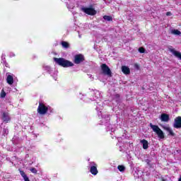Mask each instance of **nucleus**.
<instances>
[{
    "instance_id": "nucleus-1",
    "label": "nucleus",
    "mask_w": 181,
    "mask_h": 181,
    "mask_svg": "<svg viewBox=\"0 0 181 181\" xmlns=\"http://www.w3.org/2000/svg\"><path fill=\"white\" fill-rule=\"evenodd\" d=\"M110 115H103L102 116L101 125H105L106 131H110L111 132H115V126L110 124Z\"/></svg>"
},
{
    "instance_id": "nucleus-2",
    "label": "nucleus",
    "mask_w": 181,
    "mask_h": 181,
    "mask_svg": "<svg viewBox=\"0 0 181 181\" xmlns=\"http://www.w3.org/2000/svg\"><path fill=\"white\" fill-rule=\"evenodd\" d=\"M54 61L57 64L61 66L62 67L67 68V67H73L74 64L64 58H54Z\"/></svg>"
},
{
    "instance_id": "nucleus-3",
    "label": "nucleus",
    "mask_w": 181,
    "mask_h": 181,
    "mask_svg": "<svg viewBox=\"0 0 181 181\" xmlns=\"http://www.w3.org/2000/svg\"><path fill=\"white\" fill-rule=\"evenodd\" d=\"M100 97H101V93H100V91L95 90V98H93V101H96V100L99 102H96V110L98 112L101 113V111H103V108H104L103 102L100 100Z\"/></svg>"
},
{
    "instance_id": "nucleus-4",
    "label": "nucleus",
    "mask_w": 181,
    "mask_h": 181,
    "mask_svg": "<svg viewBox=\"0 0 181 181\" xmlns=\"http://www.w3.org/2000/svg\"><path fill=\"white\" fill-rule=\"evenodd\" d=\"M150 127L151 128V129H153V132H156L158 138H160V139H163V138H165V134H163L162 129L159 128V126L153 125L152 123H150Z\"/></svg>"
},
{
    "instance_id": "nucleus-5",
    "label": "nucleus",
    "mask_w": 181,
    "mask_h": 181,
    "mask_svg": "<svg viewBox=\"0 0 181 181\" xmlns=\"http://www.w3.org/2000/svg\"><path fill=\"white\" fill-rule=\"evenodd\" d=\"M47 111H50L52 112V108L49 106L45 105V104L40 103L39 106L37 108V112L38 114H40V115H45L47 112Z\"/></svg>"
},
{
    "instance_id": "nucleus-6",
    "label": "nucleus",
    "mask_w": 181,
    "mask_h": 181,
    "mask_svg": "<svg viewBox=\"0 0 181 181\" xmlns=\"http://www.w3.org/2000/svg\"><path fill=\"white\" fill-rule=\"evenodd\" d=\"M100 67L103 74H104L105 76H107V77H112V72L107 64H103Z\"/></svg>"
},
{
    "instance_id": "nucleus-7",
    "label": "nucleus",
    "mask_w": 181,
    "mask_h": 181,
    "mask_svg": "<svg viewBox=\"0 0 181 181\" xmlns=\"http://www.w3.org/2000/svg\"><path fill=\"white\" fill-rule=\"evenodd\" d=\"M88 168L90 169V172L94 176L98 175V170L97 169V164L95 162L89 163Z\"/></svg>"
},
{
    "instance_id": "nucleus-8",
    "label": "nucleus",
    "mask_w": 181,
    "mask_h": 181,
    "mask_svg": "<svg viewBox=\"0 0 181 181\" xmlns=\"http://www.w3.org/2000/svg\"><path fill=\"white\" fill-rule=\"evenodd\" d=\"M44 69L46 71H47L51 76L52 77H53V78L56 81L57 80V71H53L52 70V69L50 68V66L46 65L44 66Z\"/></svg>"
},
{
    "instance_id": "nucleus-9",
    "label": "nucleus",
    "mask_w": 181,
    "mask_h": 181,
    "mask_svg": "<svg viewBox=\"0 0 181 181\" xmlns=\"http://www.w3.org/2000/svg\"><path fill=\"white\" fill-rule=\"evenodd\" d=\"M82 12H84L87 15L94 16L97 13V11L93 8H86L82 7L81 8Z\"/></svg>"
},
{
    "instance_id": "nucleus-10",
    "label": "nucleus",
    "mask_w": 181,
    "mask_h": 181,
    "mask_svg": "<svg viewBox=\"0 0 181 181\" xmlns=\"http://www.w3.org/2000/svg\"><path fill=\"white\" fill-rule=\"evenodd\" d=\"M83 62H84V55L78 54L74 56V62L75 64H80V63H83Z\"/></svg>"
},
{
    "instance_id": "nucleus-11",
    "label": "nucleus",
    "mask_w": 181,
    "mask_h": 181,
    "mask_svg": "<svg viewBox=\"0 0 181 181\" xmlns=\"http://www.w3.org/2000/svg\"><path fill=\"white\" fill-rule=\"evenodd\" d=\"M173 127L176 128L177 129H178L179 128H181V117L180 116L177 117L174 119Z\"/></svg>"
},
{
    "instance_id": "nucleus-12",
    "label": "nucleus",
    "mask_w": 181,
    "mask_h": 181,
    "mask_svg": "<svg viewBox=\"0 0 181 181\" xmlns=\"http://www.w3.org/2000/svg\"><path fill=\"white\" fill-rule=\"evenodd\" d=\"M1 119H3L4 122H6V124H8V122L11 121V117H9V114L7 112H3Z\"/></svg>"
},
{
    "instance_id": "nucleus-13",
    "label": "nucleus",
    "mask_w": 181,
    "mask_h": 181,
    "mask_svg": "<svg viewBox=\"0 0 181 181\" xmlns=\"http://www.w3.org/2000/svg\"><path fill=\"white\" fill-rule=\"evenodd\" d=\"M169 51L173 53L175 57H177V59H180L181 60V53L179 51H176L173 48H169Z\"/></svg>"
},
{
    "instance_id": "nucleus-14",
    "label": "nucleus",
    "mask_w": 181,
    "mask_h": 181,
    "mask_svg": "<svg viewBox=\"0 0 181 181\" xmlns=\"http://www.w3.org/2000/svg\"><path fill=\"white\" fill-rule=\"evenodd\" d=\"M160 119L163 122H168L169 121V119H170L169 115L163 113V114L160 115Z\"/></svg>"
},
{
    "instance_id": "nucleus-15",
    "label": "nucleus",
    "mask_w": 181,
    "mask_h": 181,
    "mask_svg": "<svg viewBox=\"0 0 181 181\" xmlns=\"http://www.w3.org/2000/svg\"><path fill=\"white\" fill-rule=\"evenodd\" d=\"M122 71L124 74H129V73H131V70H129V68L127 66H122Z\"/></svg>"
},
{
    "instance_id": "nucleus-16",
    "label": "nucleus",
    "mask_w": 181,
    "mask_h": 181,
    "mask_svg": "<svg viewBox=\"0 0 181 181\" xmlns=\"http://www.w3.org/2000/svg\"><path fill=\"white\" fill-rule=\"evenodd\" d=\"M6 81L9 86H12L13 84V76L12 75H7Z\"/></svg>"
},
{
    "instance_id": "nucleus-17",
    "label": "nucleus",
    "mask_w": 181,
    "mask_h": 181,
    "mask_svg": "<svg viewBox=\"0 0 181 181\" xmlns=\"http://www.w3.org/2000/svg\"><path fill=\"white\" fill-rule=\"evenodd\" d=\"M140 142L141 144H142L144 149H148V148H149V146L148 145V141L143 139L141 140Z\"/></svg>"
},
{
    "instance_id": "nucleus-18",
    "label": "nucleus",
    "mask_w": 181,
    "mask_h": 181,
    "mask_svg": "<svg viewBox=\"0 0 181 181\" xmlns=\"http://www.w3.org/2000/svg\"><path fill=\"white\" fill-rule=\"evenodd\" d=\"M61 45L62 46V47H64V49H69V47H70V44H69V42H67L66 41H62L61 42Z\"/></svg>"
},
{
    "instance_id": "nucleus-19",
    "label": "nucleus",
    "mask_w": 181,
    "mask_h": 181,
    "mask_svg": "<svg viewBox=\"0 0 181 181\" xmlns=\"http://www.w3.org/2000/svg\"><path fill=\"white\" fill-rule=\"evenodd\" d=\"M171 33L172 35H176L177 36H179L181 35V33L180 31H179V30H172Z\"/></svg>"
},
{
    "instance_id": "nucleus-20",
    "label": "nucleus",
    "mask_w": 181,
    "mask_h": 181,
    "mask_svg": "<svg viewBox=\"0 0 181 181\" xmlns=\"http://www.w3.org/2000/svg\"><path fill=\"white\" fill-rule=\"evenodd\" d=\"M103 19L105 21H107V22H111V21H112V17H111L110 16H104Z\"/></svg>"
},
{
    "instance_id": "nucleus-21",
    "label": "nucleus",
    "mask_w": 181,
    "mask_h": 181,
    "mask_svg": "<svg viewBox=\"0 0 181 181\" xmlns=\"http://www.w3.org/2000/svg\"><path fill=\"white\" fill-rule=\"evenodd\" d=\"M117 169L119 172H125V166L124 165H118Z\"/></svg>"
},
{
    "instance_id": "nucleus-22",
    "label": "nucleus",
    "mask_w": 181,
    "mask_h": 181,
    "mask_svg": "<svg viewBox=\"0 0 181 181\" xmlns=\"http://www.w3.org/2000/svg\"><path fill=\"white\" fill-rule=\"evenodd\" d=\"M167 131H168V132H169V134H170V135H171V136H175V133L173 132V130H172V129H170V127H168Z\"/></svg>"
},
{
    "instance_id": "nucleus-23",
    "label": "nucleus",
    "mask_w": 181,
    "mask_h": 181,
    "mask_svg": "<svg viewBox=\"0 0 181 181\" xmlns=\"http://www.w3.org/2000/svg\"><path fill=\"white\" fill-rule=\"evenodd\" d=\"M0 95L1 98H5V97L6 96V93H5V90H4V89L1 90Z\"/></svg>"
},
{
    "instance_id": "nucleus-24",
    "label": "nucleus",
    "mask_w": 181,
    "mask_h": 181,
    "mask_svg": "<svg viewBox=\"0 0 181 181\" xmlns=\"http://www.w3.org/2000/svg\"><path fill=\"white\" fill-rule=\"evenodd\" d=\"M18 170L20 172V175L22 176L23 178L27 176L26 174L25 173V172H23V170H22L21 169H19Z\"/></svg>"
},
{
    "instance_id": "nucleus-25",
    "label": "nucleus",
    "mask_w": 181,
    "mask_h": 181,
    "mask_svg": "<svg viewBox=\"0 0 181 181\" xmlns=\"http://www.w3.org/2000/svg\"><path fill=\"white\" fill-rule=\"evenodd\" d=\"M8 132H9V131L8 130V129L4 128V129H3V134H4V135H8Z\"/></svg>"
},
{
    "instance_id": "nucleus-26",
    "label": "nucleus",
    "mask_w": 181,
    "mask_h": 181,
    "mask_svg": "<svg viewBox=\"0 0 181 181\" xmlns=\"http://www.w3.org/2000/svg\"><path fill=\"white\" fill-rule=\"evenodd\" d=\"M139 53H145V48L144 47H139Z\"/></svg>"
},
{
    "instance_id": "nucleus-27",
    "label": "nucleus",
    "mask_w": 181,
    "mask_h": 181,
    "mask_svg": "<svg viewBox=\"0 0 181 181\" xmlns=\"http://www.w3.org/2000/svg\"><path fill=\"white\" fill-rule=\"evenodd\" d=\"M30 172H32V173H37V170H36L35 168H33L30 169Z\"/></svg>"
},
{
    "instance_id": "nucleus-28",
    "label": "nucleus",
    "mask_w": 181,
    "mask_h": 181,
    "mask_svg": "<svg viewBox=\"0 0 181 181\" xmlns=\"http://www.w3.org/2000/svg\"><path fill=\"white\" fill-rule=\"evenodd\" d=\"M146 162L147 165H150V166H151V160L149 159H146Z\"/></svg>"
},
{
    "instance_id": "nucleus-29",
    "label": "nucleus",
    "mask_w": 181,
    "mask_h": 181,
    "mask_svg": "<svg viewBox=\"0 0 181 181\" xmlns=\"http://www.w3.org/2000/svg\"><path fill=\"white\" fill-rule=\"evenodd\" d=\"M23 179H24L25 181H30V180H29V177H28V175L24 177Z\"/></svg>"
},
{
    "instance_id": "nucleus-30",
    "label": "nucleus",
    "mask_w": 181,
    "mask_h": 181,
    "mask_svg": "<svg viewBox=\"0 0 181 181\" xmlns=\"http://www.w3.org/2000/svg\"><path fill=\"white\" fill-rule=\"evenodd\" d=\"M166 16H172V13H170V11H168L166 13Z\"/></svg>"
},
{
    "instance_id": "nucleus-31",
    "label": "nucleus",
    "mask_w": 181,
    "mask_h": 181,
    "mask_svg": "<svg viewBox=\"0 0 181 181\" xmlns=\"http://www.w3.org/2000/svg\"><path fill=\"white\" fill-rule=\"evenodd\" d=\"M89 78H92V80H94V77H93V75L91 74H88Z\"/></svg>"
},
{
    "instance_id": "nucleus-32",
    "label": "nucleus",
    "mask_w": 181,
    "mask_h": 181,
    "mask_svg": "<svg viewBox=\"0 0 181 181\" xmlns=\"http://www.w3.org/2000/svg\"><path fill=\"white\" fill-rule=\"evenodd\" d=\"M10 57H15L13 52L10 53Z\"/></svg>"
},
{
    "instance_id": "nucleus-33",
    "label": "nucleus",
    "mask_w": 181,
    "mask_h": 181,
    "mask_svg": "<svg viewBox=\"0 0 181 181\" xmlns=\"http://www.w3.org/2000/svg\"><path fill=\"white\" fill-rule=\"evenodd\" d=\"M1 59H2V60H5V54H2V55H1Z\"/></svg>"
},
{
    "instance_id": "nucleus-34",
    "label": "nucleus",
    "mask_w": 181,
    "mask_h": 181,
    "mask_svg": "<svg viewBox=\"0 0 181 181\" xmlns=\"http://www.w3.org/2000/svg\"><path fill=\"white\" fill-rule=\"evenodd\" d=\"M135 66H136V69H139V66H138L137 64H136Z\"/></svg>"
},
{
    "instance_id": "nucleus-35",
    "label": "nucleus",
    "mask_w": 181,
    "mask_h": 181,
    "mask_svg": "<svg viewBox=\"0 0 181 181\" xmlns=\"http://www.w3.org/2000/svg\"><path fill=\"white\" fill-rule=\"evenodd\" d=\"M178 181H181V175H180V178L178 179Z\"/></svg>"
},
{
    "instance_id": "nucleus-36",
    "label": "nucleus",
    "mask_w": 181,
    "mask_h": 181,
    "mask_svg": "<svg viewBox=\"0 0 181 181\" xmlns=\"http://www.w3.org/2000/svg\"><path fill=\"white\" fill-rule=\"evenodd\" d=\"M6 66L8 67V64H6Z\"/></svg>"
}]
</instances>
